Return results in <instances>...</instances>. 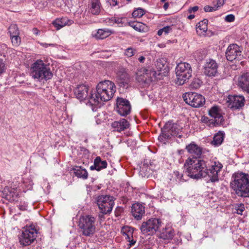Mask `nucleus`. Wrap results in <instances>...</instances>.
Instances as JSON below:
<instances>
[{"instance_id":"nucleus-1","label":"nucleus","mask_w":249,"mask_h":249,"mask_svg":"<svg viewBox=\"0 0 249 249\" xmlns=\"http://www.w3.org/2000/svg\"><path fill=\"white\" fill-rule=\"evenodd\" d=\"M116 89L114 83L111 81L104 80L99 82L96 86V90L90 92L88 104L92 107L93 111H96L102 101H108L113 97Z\"/></svg>"},{"instance_id":"nucleus-2","label":"nucleus","mask_w":249,"mask_h":249,"mask_svg":"<svg viewBox=\"0 0 249 249\" xmlns=\"http://www.w3.org/2000/svg\"><path fill=\"white\" fill-rule=\"evenodd\" d=\"M230 187L238 196L249 197V175L239 171L234 173L231 176Z\"/></svg>"},{"instance_id":"nucleus-3","label":"nucleus","mask_w":249,"mask_h":249,"mask_svg":"<svg viewBox=\"0 0 249 249\" xmlns=\"http://www.w3.org/2000/svg\"><path fill=\"white\" fill-rule=\"evenodd\" d=\"M207 161L201 159H193L189 157L185 161L184 167L185 172L191 178L198 179L207 177Z\"/></svg>"},{"instance_id":"nucleus-4","label":"nucleus","mask_w":249,"mask_h":249,"mask_svg":"<svg viewBox=\"0 0 249 249\" xmlns=\"http://www.w3.org/2000/svg\"><path fill=\"white\" fill-rule=\"evenodd\" d=\"M30 75L36 81L44 83L52 79L53 74L49 65L38 59L30 67Z\"/></svg>"},{"instance_id":"nucleus-5","label":"nucleus","mask_w":249,"mask_h":249,"mask_svg":"<svg viewBox=\"0 0 249 249\" xmlns=\"http://www.w3.org/2000/svg\"><path fill=\"white\" fill-rule=\"evenodd\" d=\"M96 218L91 215H82L78 221L79 232L82 235L90 237L94 235L96 231Z\"/></svg>"},{"instance_id":"nucleus-6","label":"nucleus","mask_w":249,"mask_h":249,"mask_svg":"<svg viewBox=\"0 0 249 249\" xmlns=\"http://www.w3.org/2000/svg\"><path fill=\"white\" fill-rule=\"evenodd\" d=\"M182 128L178 124L174 123L173 121L167 122L161 128V133L159 137L160 141H164L172 136H176L179 138L182 137Z\"/></svg>"},{"instance_id":"nucleus-7","label":"nucleus","mask_w":249,"mask_h":249,"mask_svg":"<svg viewBox=\"0 0 249 249\" xmlns=\"http://www.w3.org/2000/svg\"><path fill=\"white\" fill-rule=\"evenodd\" d=\"M192 70L190 64L186 62L179 63L176 68L177 76L176 84L182 85L191 77Z\"/></svg>"},{"instance_id":"nucleus-8","label":"nucleus","mask_w":249,"mask_h":249,"mask_svg":"<svg viewBox=\"0 0 249 249\" xmlns=\"http://www.w3.org/2000/svg\"><path fill=\"white\" fill-rule=\"evenodd\" d=\"M161 220L158 218H151L142 222L140 230L143 234L152 235L158 231L161 226Z\"/></svg>"},{"instance_id":"nucleus-9","label":"nucleus","mask_w":249,"mask_h":249,"mask_svg":"<svg viewBox=\"0 0 249 249\" xmlns=\"http://www.w3.org/2000/svg\"><path fill=\"white\" fill-rule=\"evenodd\" d=\"M96 203L101 212L110 213L114 205V198L108 195L99 196L97 198Z\"/></svg>"},{"instance_id":"nucleus-10","label":"nucleus","mask_w":249,"mask_h":249,"mask_svg":"<svg viewBox=\"0 0 249 249\" xmlns=\"http://www.w3.org/2000/svg\"><path fill=\"white\" fill-rule=\"evenodd\" d=\"M209 114L213 119L209 120L208 117H203L201 119L202 122L209 123L210 126H216L222 124L224 120L220 109L217 107H212L209 111Z\"/></svg>"},{"instance_id":"nucleus-11","label":"nucleus","mask_w":249,"mask_h":249,"mask_svg":"<svg viewBox=\"0 0 249 249\" xmlns=\"http://www.w3.org/2000/svg\"><path fill=\"white\" fill-rule=\"evenodd\" d=\"M183 98L186 103L196 108L203 106L205 103L204 97L196 92L185 93Z\"/></svg>"},{"instance_id":"nucleus-12","label":"nucleus","mask_w":249,"mask_h":249,"mask_svg":"<svg viewBox=\"0 0 249 249\" xmlns=\"http://www.w3.org/2000/svg\"><path fill=\"white\" fill-rule=\"evenodd\" d=\"M37 231L33 228H28L22 231L18 237L19 242L23 246H27L33 243L36 237Z\"/></svg>"},{"instance_id":"nucleus-13","label":"nucleus","mask_w":249,"mask_h":249,"mask_svg":"<svg viewBox=\"0 0 249 249\" xmlns=\"http://www.w3.org/2000/svg\"><path fill=\"white\" fill-rule=\"evenodd\" d=\"M223 168V165L219 161L212 162L211 165L207 163V170L205 171L211 182L219 181V173Z\"/></svg>"},{"instance_id":"nucleus-14","label":"nucleus","mask_w":249,"mask_h":249,"mask_svg":"<svg viewBox=\"0 0 249 249\" xmlns=\"http://www.w3.org/2000/svg\"><path fill=\"white\" fill-rule=\"evenodd\" d=\"M227 59L230 61L234 60H240L243 58L241 48L235 44H230L226 52Z\"/></svg>"},{"instance_id":"nucleus-15","label":"nucleus","mask_w":249,"mask_h":249,"mask_svg":"<svg viewBox=\"0 0 249 249\" xmlns=\"http://www.w3.org/2000/svg\"><path fill=\"white\" fill-rule=\"evenodd\" d=\"M245 98L242 95H229L227 100L228 107L232 110L239 109L245 105Z\"/></svg>"},{"instance_id":"nucleus-16","label":"nucleus","mask_w":249,"mask_h":249,"mask_svg":"<svg viewBox=\"0 0 249 249\" xmlns=\"http://www.w3.org/2000/svg\"><path fill=\"white\" fill-rule=\"evenodd\" d=\"M131 107L129 102L123 98L117 99L116 110L122 116H125L130 113Z\"/></svg>"},{"instance_id":"nucleus-17","label":"nucleus","mask_w":249,"mask_h":249,"mask_svg":"<svg viewBox=\"0 0 249 249\" xmlns=\"http://www.w3.org/2000/svg\"><path fill=\"white\" fill-rule=\"evenodd\" d=\"M218 65L215 60L209 59L204 66V73L209 77L215 76L218 73Z\"/></svg>"},{"instance_id":"nucleus-18","label":"nucleus","mask_w":249,"mask_h":249,"mask_svg":"<svg viewBox=\"0 0 249 249\" xmlns=\"http://www.w3.org/2000/svg\"><path fill=\"white\" fill-rule=\"evenodd\" d=\"M117 79L120 87L127 89L130 86L129 76L124 70L122 69L118 71Z\"/></svg>"},{"instance_id":"nucleus-19","label":"nucleus","mask_w":249,"mask_h":249,"mask_svg":"<svg viewBox=\"0 0 249 249\" xmlns=\"http://www.w3.org/2000/svg\"><path fill=\"white\" fill-rule=\"evenodd\" d=\"M186 149L190 155L193 159H199L201 158L202 154V148L200 146L192 142L186 146Z\"/></svg>"},{"instance_id":"nucleus-20","label":"nucleus","mask_w":249,"mask_h":249,"mask_svg":"<svg viewBox=\"0 0 249 249\" xmlns=\"http://www.w3.org/2000/svg\"><path fill=\"white\" fill-rule=\"evenodd\" d=\"M155 65L157 71L159 72V75L165 76L168 74L169 68L166 58H160L158 59Z\"/></svg>"},{"instance_id":"nucleus-21","label":"nucleus","mask_w":249,"mask_h":249,"mask_svg":"<svg viewBox=\"0 0 249 249\" xmlns=\"http://www.w3.org/2000/svg\"><path fill=\"white\" fill-rule=\"evenodd\" d=\"M131 213L136 219L141 220L145 213V208L139 203L133 204L131 207Z\"/></svg>"},{"instance_id":"nucleus-22","label":"nucleus","mask_w":249,"mask_h":249,"mask_svg":"<svg viewBox=\"0 0 249 249\" xmlns=\"http://www.w3.org/2000/svg\"><path fill=\"white\" fill-rule=\"evenodd\" d=\"M89 87L85 85H78L74 89V94L80 100L86 99L88 96Z\"/></svg>"},{"instance_id":"nucleus-23","label":"nucleus","mask_w":249,"mask_h":249,"mask_svg":"<svg viewBox=\"0 0 249 249\" xmlns=\"http://www.w3.org/2000/svg\"><path fill=\"white\" fill-rule=\"evenodd\" d=\"M129 122L124 119H122L120 121H114L111 124V126L113 131L121 132L127 129L129 127Z\"/></svg>"},{"instance_id":"nucleus-24","label":"nucleus","mask_w":249,"mask_h":249,"mask_svg":"<svg viewBox=\"0 0 249 249\" xmlns=\"http://www.w3.org/2000/svg\"><path fill=\"white\" fill-rule=\"evenodd\" d=\"M238 86L244 91L249 93V72L244 73L239 78Z\"/></svg>"},{"instance_id":"nucleus-25","label":"nucleus","mask_w":249,"mask_h":249,"mask_svg":"<svg viewBox=\"0 0 249 249\" xmlns=\"http://www.w3.org/2000/svg\"><path fill=\"white\" fill-rule=\"evenodd\" d=\"M72 22V20H69L66 18H63L56 19L53 22V24L56 28V30H59L67 25H71Z\"/></svg>"},{"instance_id":"nucleus-26","label":"nucleus","mask_w":249,"mask_h":249,"mask_svg":"<svg viewBox=\"0 0 249 249\" xmlns=\"http://www.w3.org/2000/svg\"><path fill=\"white\" fill-rule=\"evenodd\" d=\"M74 174L78 178L86 179L88 178V173L87 171L81 166H75L72 168Z\"/></svg>"},{"instance_id":"nucleus-27","label":"nucleus","mask_w":249,"mask_h":249,"mask_svg":"<svg viewBox=\"0 0 249 249\" xmlns=\"http://www.w3.org/2000/svg\"><path fill=\"white\" fill-rule=\"evenodd\" d=\"M144 71L145 73H143V74L138 75L136 78L138 82L142 87L146 86L150 81L149 79V76L147 73L148 71L144 69Z\"/></svg>"},{"instance_id":"nucleus-28","label":"nucleus","mask_w":249,"mask_h":249,"mask_svg":"<svg viewBox=\"0 0 249 249\" xmlns=\"http://www.w3.org/2000/svg\"><path fill=\"white\" fill-rule=\"evenodd\" d=\"M112 33V31L109 29H98L94 36L97 39H103L109 36Z\"/></svg>"},{"instance_id":"nucleus-29","label":"nucleus","mask_w":249,"mask_h":249,"mask_svg":"<svg viewBox=\"0 0 249 249\" xmlns=\"http://www.w3.org/2000/svg\"><path fill=\"white\" fill-rule=\"evenodd\" d=\"M224 135V132L219 131L213 136L212 144L214 146L220 145L223 141Z\"/></svg>"},{"instance_id":"nucleus-30","label":"nucleus","mask_w":249,"mask_h":249,"mask_svg":"<svg viewBox=\"0 0 249 249\" xmlns=\"http://www.w3.org/2000/svg\"><path fill=\"white\" fill-rule=\"evenodd\" d=\"M128 25L134 29L136 31L142 32L144 30V25L140 22L130 21L128 23Z\"/></svg>"},{"instance_id":"nucleus-31","label":"nucleus","mask_w":249,"mask_h":249,"mask_svg":"<svg viewBox=\"0 0 249 249\" xmlns=\"http://www.w3.org/2000/svg\"><path fill=\"white\" fill-rule=\"evenodd\" d=\"M207 30L208 25H206L202 22H199L196 25V32L199 35L205 33L207 31Z\"/></svg>"},{"instance_id":"nucleus-32","label":"nucleus","mask_w":249,"mask_h":249,"mask_svg":"<svg viewBox=\"0 0 249 249\" xmlns=\"http://www.w3.org/2000/svg\"><path fill=\"white\" fill-rule=\"evenodd\" d=\"M100 3L91 2L90 13L94 15H98L100 13Z\"/></svg>"},{"instance_id":"nucleus-33","label":"nucleus","mask_w":249,"mask_h":249,"mask_svg":"<svg viewBox=\"0 0 249 249\" xmlns=\"http://www.w3.org/2000/svg\"><path fill=\"white\" fill-rule=\"evenodd\" d=\"M95 160L98 161L97 171H100V170L107 168V162L106 160H102L100 157H97L95 158Z\"/></svg>"},{"instance_id":"nucleus-34","label":"nucleus","mask_w":249,"mask_h":249,"mask_svg":"<svg viewBox=\"0 0 249 249\" xmlns=\"http://www.w3.org/2000/svg\"><path fill=\"white\" fill-rule=\"evenodd\" d=\"M8 33L10 36L19 35L18 28L16 24H11L8 28Z\"/></svg>"},{"instance_id":"nucleus-35","label":"nucleus","mask_w":249,"mask_h":249,"mask_svg":"<svg viewBox=\"0 0 249 249\" xmlns=\"http://www.w3.org/2000/svg\"><path fill=\"white\" fill-rule=\"evenodd\" d=\"M11 42L14 46H18L21 42V38L19 35L10 36Z\"/></svg>"},{"instance_id":"nucleus-36","label":"nucleus","mask_w":249,"mask_h":249,"mask_svg":"<svg viewBox=\"0 0 249 249\" xmlns=\"http://www.w3.org/2000/svg\"><path fill=\"white\" fill-rule=\"evenodd\" d=\"M145 14L144 10L141 8H138L133 11L132 16L134 18H141Z\"/></svg>"},{"instance_id":"nucleus-37","label":"nucleus","mask_w":249,"mask_h":249,"mask_svg":"<svg viewBox=\"0 0 249 249\" xmlns=\"http://www.w3.org/2000/svg\"><path fill=\"white\" fill-rule=\"evenodd\" d=\"M122 18H117L115 17H111L110 18H107V22L110 23H116L117 24L122 23Z\"/></svg>"},{"instance_id":"nucleus-38","label":"nucleus","mask_w":249,"mask_h":249,"mask_svg":"<svg viewBox=\"0 0 249 249\" xmlns=\"http://www.w3.org/2000/svg\"><path fill=\"white\" fill-rule=\"evenodd\" d=\"M195 57L196 60L201 61L205 57V54L202 51H197L195 53Z\"/></svg>"},{"instance_id":"nucleus-39","label":"nucleus","mask_w":249,"mask_h":249,"mask_svg":"<svg viewBox=\"0 0 249 249\" xmlns=\"http://www.w3.org/2000/svg\"><path fill=\"white\" fill-rule=\"evenodd\" d=\"M173 236L174 232L171 230H170L169 231L167 232H163L162 233V237L164 239H172Z\"/></svg>"},{"instance_id":"nucleus-40","label":"nucleus","mask_w":249,"mask_h":249,"mask_svg":"<svg viewBox=\"0 0 249 249\" xmlns=\"http://www.w3.org/2000/svg\"><path fill=\"white\" fill-rule=\"evenodd\" d=\"M136 52V50L132 48L129 47L127 48L124 52V54L126 56L128 57H131L135 54Z\"/></svg>"},{"instance_id":"nucleus-41","label":"nucleus","mask_w":249,"mask_h":249,"mask_svg":"<svg viewBox=\"0 0 249 249\" xmlns=\"http://www.w3.org/2000/svg\"><path fill=\"white\" fill-rule=\"evenodd\" d=\"M16 190V188H10L8 186H6L4 189V192L6 194V196L7 197L8 195H11L13 196V194L15 193V191Z\"/></svg>"},{"instance_id":"nucleus-42","label":"nucleus","mask_w":249,"mask_h":249,"mask_svg":"<svg viewBox=\"0 0 249 249\" xmlns=\"http://www.w3.org/2000/svg\"><path fill=\"white\" fill-rule=\"evenodd\" d=\"M236 213L238 214L242 215L243 212L245 210L244 205L240 204L235 208Z\"/></svg>"},{"instance_id":"nucleus-43","label":"nucleus","mask_w":249,"mask_h":249,"mask_svg":"<svg viewBox=\"0 0 249 249\" xmlns=\"http://www.w3.org/2000/svg\"><path fill=\"white\" fill-rule=\"evenodd\" d=\"M217 9L216 5H214L213 6H211L209 5H206L204 7V10L206 12H210L216 11Z\"/></svg>"},{"instance_id":"nucleus-44","label":"nucleus","mask_w":249,"mask_h":249,"mask_svg":"<svg viewBox=\"0 0 249 249\" xmlns=\"http://www.w3.org/2000/svg\"><path fill=\"white\" fill-rule=\"evenodd\" d=\"M191 86L195 89H198L200 87V80L198 79L194 80L191 84Z\"/></svg>"},{"instance_id":"nucleus-45","label":"nucleus","mask_w":249,"mask_h":249,"mask_svg":"<svg viewBox=\"0 0 249 249\" xmlns=\"http://www.w3.org/2000/svg\"><path fill=\"white\" fill-rule=\"evenodd\" d=\"M235 17L232 14H230L226 16L225 18V20L227 22H232L234 20Z\"/></svg>"},{"instance_id":"nucleus-46","label":"nucleus","mask_w":249,"mask_h":249,"mask_svg":"<svg viewBox=\"0 0 249 249\" xmlns=\"http://www.w3.org/2000/svg\"><path fill=\"white\" fill-rule=\"evenodd\" d=\"M5 69V64L2 59L0 58V74L2 73Z\"/></svg>"},{"instance_id":"nucleus-47","label":"nucleus","mask_w":249,"mask_h":249,"mask_svg":"<svg viewBox=\"0 0 249 249\" xmlns=\"http://www.w3.org/2000/svg\"><path fill=\"white\" fill-rule=\"evenodd\" d=\"M161 29L163 31V32H164L165 33V34H167L168 33H169L171 31L172 28H171V26H167L163 27Z\"/></svg>"},{"instance_id":"nucleus-48","label":"nucleus","mask_w":249,"mask_h":249,"mask_svg":"<svg viewBox=\"0 0 249 249\" xmlns=\"http://www.w3.org/2000/svg\"><path fill=\"white\" fill-rule=\"evenodd\" d=\"M174 174L175 176L177 177V178L179 180H184L183 179V174L182 173H180L178 171L174 172Z\"/></svg>"},{"instance_id":"nucleus-49","label":"nucleus","mask_w":249,"mask_h":249,"mask_svg":"<svg viewBox=\"0 0 249 249\" xmlns=\"http://www.w3.org/2000/svg\"><path fill=\"white\" fill-rule=\"evenodd\" d=\"M107 2L112 6H115L118 4L117 0H107Z\"/></svg>"},{"instance_id":"nucleus-50","label":"nucleus","mask_w":249,"mask_h":249,"mask_svg":"<svg viewBox=\"0 0 249 249\" xmlns=\"http://www.w3.org/2000/svg\"><path fill=\"white\" fill-rule=\"evenodd\" d=\"M198 10V6H195L193 7H190L188 9V11L189 13H191L193 12H195L197 11Z\"/></svg>"},{"instance_id":"nucleus-51","label":"nucleus","mask_w":249,"mask_h":249,"mask_svg":"<svg viewBox=\"0 0 249 249\" xmlns=\"http://www.w3.org/2000/svg\"><path fill=\"white\" fill-rule=\"evenodd\" d=\"M225 0H217V3L215 5L216 7L218 8L222 6L225 3Z\"/></svg>"},{"instance_id":"nucleus-52","label":"nucleus","mask_w":249,"mask_h":249,"mask_svg":"<svg viewBox=\"0 0 249 249\" xmlns=\"http://www.w3.org/2000/svg\"><path fill=\"white\" fill-rule=\"evenodd\" d=\"M97 162L98 161L96 160H94V164L90 167V169L91 170H97V165H98Z\"/></svg>"},{"instance_id":"nucleus-53","label":"nucleus","mask_w":249,"mask_h":249,"mask_svg":"<svg viewBox=\"0 0 249 249\" xmlns=\"http://www.w3.org/2000/svg\"><path fill=\"white\" fill-rule=\"evenodd\" d=\"M107 213H104L103 212L100 211V213H99V218L101 220H102L105 219V214H107Z\"/></svg>"},{"instance_id":"nucleus-54","label":"nucleus","mask_w":249,"mask_h":249,"mask_svg":"<svg viewBox=\"0 0 249 249\" xmlns=\"http://www.w3.org/2000/svg\"><path fill=\"white\" fill-rule=\"evenodd\" d=\"M126 235H127V238H128V241L130 243V244H129L130 245V246L134 245L135 244V243H136V241H134L133 239L130 240V238L129 236V235L128 234H126Z\"/></svg>"},{"instance_id":"nucleus-55","label":"nucleus","mask_w":249,"mask_h":249,"mask_svg":"<svg viewBox=\"0 0 249 249\" xmlns=\"http://www.w3.org/2000/svg\"><path fill=\"white\" fill-rule=\"evenodd\" d=\"M33 32L35 35L37 36L39 33V31L37 28H35L33 29Z\"/></svg>"},{"instance_id":"nucleus-56","label":"nucleus","mask_w":249,"mask_h":249,"mask_svg":"<svg viewBox=\"0 0 249 249\" xmlns=\"http://www.w3.org/2000/svg\"><path fill=\"white\" fill-rule=\"evenodd\" d=\"M145 57L143 56H141L139 57L138 60L141 63H143L145 60Z\"/></svg>"},{"instance_id":"nucleus-57","label":"nucleus","mask_w":249,"mask_h":249,"mask_svg":"<svg viewBox=\"0 0 249 249\" xmlns=\"http://www.w3.org/2000/svg\"><path fill=\"white\" fill-rule=\"evenodd\" d=\"M169 3L168 2H165L163 5V8L165 10H166L168 7H169Z\"/></svg>"},{"instance_id":"nucleus-58","label":"nucleus","mask_w":249,"mask_h":249,"mask_svg":"<svg viewBox=\"0 0 249 249\" xmlns=\"http://www.w3.org/2000/svg\"><path fill=\"white\" fill-rule=\"evenodd\" d=\"M195 18V15H193V14H191L190 15H189L187 17V18L189 19H193L194 18Z\"/></svg>"},{"instance_id":"nucleus-59","label":"nucleus","mask_w":249,"mask_h":249,"mask_svg":"<svg viewBox=\"0 0 249 249\" xmlns=\"http://www.w3.org/2000/svg\"><path fill=\"white\" fill-rule=\"evenodd\" d=\"M208 22V20L207 19H204L203 20L200 21L199 22H202L203 23H204V24H206V25H207Z\"/></svg>"},{"instance_id":"nucleus-60","label":"nucleus","mask_w":249,"mask_h":249,"mask_svg":"<svg viewBox=\"0 0 249 249\" xmlns=\"http://www.w3.org/2000/svg\"><path fill=\"white\" fill-rule=\"evenodd\" d=\"M163 33V31H162V29H160V30L158 31L157 34H158V36H161V35L162 34V33Z\"/></svg>"},{"instance_id":"nucleus-61","label":"nucleus","mask_w":249,"mask_h":249,"mask_svg":"<svg viewBox=\"0 0 249 249\" xmlns=\"http://www.w3.org/2000/svg\"><path fill=\"white\" fill-rule=\"evenodd\" d=\"M91 2L100 3L99 0H91Z\"/></svg>"},{"instance_id":"nucleus-62","label":"nucleus","mask_w":249,"mask_h":249,"mask_svg":"<svg viewBox=\"0 0 249 249\" xmlns=\"http://www.w3.org/2000/svg\"><path fill=\"white\" fill-rule=\"evenodd\" d=\"M166 0H160V1L162 2H164Z\"/></svg>"},{"instance_id":"nucleus-63","label":"nucleus","mask_w":249,"mask_h":249,"mask_svg":"<svg viewBox=\"0 0 249 249\" xmlns=\"http://www.w3.org/2000/svg\"><path fill=\"white\" fill-rule=\"evenodd\" d=\"M97 189H100V187L98 186V187H97Z\"/></svg>"},{"instance_id":"nucleus-64","label":"nucleus","mask_w":249,"mask_h":249,"mask_svg":"<svg viewBox=\"0 0 249 249\" xmlns=\"http://www.w3.org/2000/svg\"><path fill=\"white\" fill-rule=\"evenodd\" d=\"M127 0V1H131V0Z\"/></svg>"}]
</instances>
